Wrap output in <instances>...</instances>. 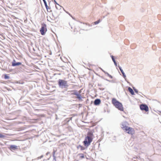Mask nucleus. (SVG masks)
I'll return each mask as SVG.
<instances>
[{
	"label": "nucleus",
	"instance_id": "obj_1",
	"mask_svg": "<svg viewBox=\"0 0 161 161\" xmlns=\"http://www.w3.org/2000/svg\"><path fill=\"white\" fill-rule=\"evenodd\" d=\"M94 137V135L92 131L88 132L83 142L84 145L86 147L89 146L92 141Z\"/></svg>",
	"mask_w": 161,
	"mask_h": 161
},
{
	"label": "nucleus",
	"instance_id": "obj_2",
	"mask_svg": "<svg viewBox=\"0 0 161 161\" xmlns=\"http://www.w3.org/2000/svg\"><path fill=\"white\" fill-rule=\"evenodd\" d=\"M121 128L129 134L133 135L135 133V130L133 128L128 126L125 124H122Z\"/></svg>",
	"mask_w": 161,
	"mask_h": 161
},
{
	"label": "nucleus",
	"instance_id": "obj_3",
	"mask_svg": "<svg viewBox=\"0 0 161 161\" xmlns=\"http://www.w3.org/2000/svg\"><path fill=\"white\" fill-rule=\"evenodd\" d=\"M112 102L115 107L121 111H124V108L122 103L118 101L116 99L113 98Z\"/></svg>",
	"mask_w": 161,
	"mask_h": 161
},
{
	"label": "nucleus",
	"instance_id": "obj_4",
	"mask_svg": "<svg viewBox=\"0 0 161 161\" xmlns=\"http://www.w3.org/2000/svg\"><path fill=\"white\" fill-rule=\"evenodd\" d=\"M58 84L59 86L65 88L67 87L68 86L67 81L63 80H59Z\"/></svg>",
	"mask_w": 161,
	"mask_h": 161
},
{
	"label": "nucleus",
	"instance_id": "obj_5",
	"mask_svg": "<svg viewBox=\"0 0 161 161\" xmlns=\"http://www.w3.org/2000/svg\"><path fill=\"white\" fill-rule=\"evenodd\" d=\"M47 31V25L45 24H42L40 30V32L42 35H44Z\"/></svg>",
	"mask_w": 161,
	"mask_h": 161
},
{
	"label": "nucleus",
	"instance_id": "obj_6",
	"mask_svg": "<svg viewBox=\"0 0 161 161\" xmlns=\"http://www.w3.org/2000/svg\"><path fill=\"white\" fill-rule=\"evenodd\" d=\"M140 108L142 110L147 112L149 111L148 107L146 104H142L140 105Z\"/></svg>",
	"mask_w": 161,
	"mask_h": 161
},
{
	"label": "nucleus",
	"instance_id": "obj_7",
	"mask_svg": "<svg viewBox=\"0 0 161 161\" xmlns=\"http://www.w3.org/2000/svg\"><path fill=\"white\" fill-rule=\"evenodd\" d=\"M73 94L77 96V98L80 100L81 99V96L80 94L78 93L77 92H74V93H72Z\"/></svg>",
	"mask_w": 161,
	"mask_h": 161
},
{
	"label": "nucleus",
	"instance_id": "obj_8",
	"mask_svg": "<svg viewBox=\"0 0 161 161\" xmlns=\"http://www.w3.org/2000/svg\"><path fill=\"white\" fill-rule=\"evenodd\" d=\"M101 103V101L99 99H96L94 102V104L95 105H97Z\"/></svg>",
	"mask_w": 161,
	"mask_h": 161
},
{
	"label": "nucleus",
	"instance_id": "obj_9",
	"mask_svg": "<svg viewBox=\"0 0 161 161\" xmlns=\"http://www.w3.org/2000/svg\"><path fill=\"white\" fill-rule=\"evenodd\" d=\"M11 150H16L18 149V147L17 146H14V145H12L11 146Z\"/></svg>",
	"mask_w": 161,
	"mask_h": 161
},
{
	"label": "nucleus",
	"instance_id": "obj_10",
	"mask_svg": "<svg viewBox=\"0 0 161 161\" xmlns=\"http://www.w3.org/2000/svg\"><path fill=\"white\" fill-rule=\"evenodd\" d=\"M44 3L45 5L46 6V9H47V11H48V9H50V8H49V7L47 5V3L45 1V0H43Z\"/></svg>",
	"mask_w": 161,
	"mask_h": 161
},
{
	"label": "nucleus",
	"instance_id": "obj_11",
	"mask_svg": "<svg viewBox=\"0 0 161 161\" xmlns=\"http://www.w3.org/2000/svg\"><path fill=\"white\" fill-rule=\"evenodd\" d=\"M129 91L130 93L132 95H134V92L131 88L129 87L128 88Z\"/></svg>",
	"mask_w": 161,
	"mask_h": 161
},
{
	"label": "nucleus",
	"instance_id": "obj_12",
	"mask_svg": "<svg viewBox=\"0 0 161 161\" xmlns=\"http://www.w3.org/2000/svg\"><path fill=\"white\" fill-rule=\"evenodd\" d=\"M21 63L20 62H18L16 63H13L12 64V66H15L16 65H19L21 64Z\"/></svg>",
	"mask_w": 161,
	"mask_h": 161
},
{
	"label": "nucleus",
	"instance_id": "obj_13",
	"mask_svg": "<svg viewBox=\"0 0 161 161\" xmlns=\"http://www.w3.org/2000/svg\"><path fill=\"white\" fill-rule=\"evenodd\" d=\"M4 78L5 79H7L9 78V76L7 74H5L3 75Z\"/></svg>",
	"mask_w": 161,
	"mask_h": 161
},
{
	"label": "nucleus",
	"instance_id": "obj_14",
	"mask_svg": "<svg viewBox=\"0 0 161 161\" xmlns=\"http://www.w3.org/2000/svg\"><path fill=\"white\" fill-rule=\"evenodd\" d=\"M119 69L121 71V72L122 73V74L123 75V76H125V73L124 72V71H123V70H122V69H121V68L120 66H119Z\"/></svg>",
	"mask_w": 161,
	"mask_h": 161
},
{
	"label": "nucleus",
	"instance_id": "obj_15",
	"mask_svg": "<svg viewBox=\"0 0 161 161\" xmlns=\"http://www.w3.org/2000/svg\"><path fill=\"white\" fill-rule=\"evenodd\" d=\"M78 148H80V150H83L85 149L84 147H83L82 146H81L80 145H79L78 147Z\"/></svg>",
	"mask_w": 161,
	"mask_h": 161
},
{
	"label": "nucleus",
	"instance_id": "obj_16",
	"mask_svg": "<svg viewBox=\"0 0 161 161\" xmlns=\"http://www.w3.org/2000/svg\"><path fill=\"white\" fill-rule=\"evenodd\" d=\"M79 156H80V157L81 158H84V155L83 153H80L79 154Z\"/></svg>",
	"mask_w": 161,
	"mask_h": 161
},
{
	"label": "nucleus",
	"instance_id": "obj_17",
	"mask_svg": "<svg viewBox=\"0 0 161 161\" xmlns=\"http://www.w3.org/2000/svg\"><path fill=\"white\" fill-rule=\"evenodd\" d=\"M100 22V20L99 19L97 21H96L94 22V24L95 25H97Z\"/></svg>",
	"mask_w": 161,
	"mask_h": 161
},
{
	"label": "nucleus",
	"instance_id": "obj_18",
	"mask_svg": "<svg viewBox=\"0 0 161 161\" xmlns=\"http://www.w3.org/2000/svg\"><path fill=\"white\" fill-rule=\"evenodd\" d=\"M111 58H112V59L113 61L114 62H115V61L114 58V57L113 56H111Z\"/></svg>",
	"mask_w": 161,
	"mask_h": 161
},
{
	"label": "nucleus",
	"instance_id": "obj_19",
	"mask_svg": "<svg viewBox=\"0 0 161 161\" xmlns=\"http://www.w3.org/2000/svg\"><path fill=\"white\" fill-rule=\"evenodd\" d=\"M4 136L2 134L0 133V138H3L4 137Z\"/></svg>",
	"mask_w": 161,
	"mask_h": 161
},
{
	"label": "nucleus",
	"instance_id": "obj_20",
	"mask_svg": "<svg viewBox=\"0 0 161 161\" xmlns=\"http://www.w3.org/2000/svg\"><path fill=\"white\" fill-rule=\"evenodd\" d=\"M3 3V0H0V5L2 4Z\"/></svg>",
	"mask_w": 161,
	"mask_h": 161
},
{
	"label": "nucleus",
	"instance_id": "obj_21",
	"mask_svg": "<svg viewBox=\"0 0 161 161\" xmlns=\"http://www.w3.org/2000/svg\"><path fill=\"white\" fill-rule=\"evenodd\" d=\"M71 92H72L71 94H72V93H74V92H76L74 90V91H71Z\"/></svg>",
	"mask_w": 161,
	"mask_h": 161
},
{
	"label": "nucleus",
	"instance_id": "obj_22",
	"mask_svg": "<svg viewBox=\"0 0 161 161\" xmlns=\"http://www.w3.org/2000/svg\"><path fill=\"white\" fill-rule=\"evenodd\" d=\"M108 76H109V77H110V78H112V76L111 75H109V74H108Z\"/></svg>",
	"mask_w": 161,
	"mask_h": 161
},
{
	"label": "nucleus",
	"instance_id": "obj_23",
	"mask_svg": "<svg viewBox=\"0 0 161 161\" xmlns=\"http://www.w3.org/2000/svg\"><path fill=\"white\" fill-rule=\"evenodd\" d=\"M115 65L116 66H117V63H116V62H114Z\"/></svg>",
	"mask_w": 161,
	"mask_h": 161
},
{
	"label": "nucleus",
	"instance_id": "obj_24",
	"mask_svg": "<svg viewBox=\"0 0 161 161\" xmlns=\"http://www.w3.org/2000/svg\"><path fill=\"white\" fill-rule=\"evenodd\" d=\"M54 2H55V3H57L55 0H54Z\"/></svg>",
	"mask_w": 161,
	"mask_h": 161
}]
</instances>
